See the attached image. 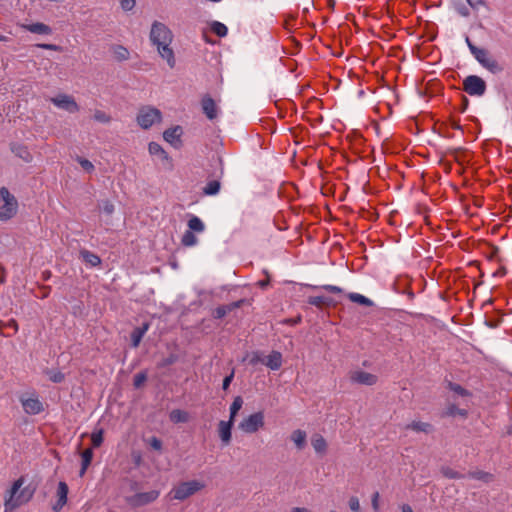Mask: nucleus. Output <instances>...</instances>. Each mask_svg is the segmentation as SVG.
Here are the masks:
<instances>
[{"instance_id":"42","label":"nucleus","mask_w":512,"mask_h":512,"mask_svg":"<svg viewBox=\"0 0 512 512\" xmlns=\"http://www.w3.org/2000/svg\"><path fill=\"white\" fill-rule=\"evenodd\" d=\"M147 375L144 372L137 373L134 376L133 384L135 388H140L146 381Z\"/></svg>"},{"instance_id":"30","label":"nucleus","mask_w":512,"mask_h":512,"mask_svg":"<svg viewBox=\"0 0 512 512\" xmlns=\"http://www.w3.org/2000/svg\"><path fill=\"white\" fill-rule=\"evenodd\" d=\"M348 298L352 302L357 303L359 305H363V306H371L373 304L369 298H367L364 295H361L359 293H349Z\"/></svg>"},{"instance_id":"7","label":"nucleus","mask_w":512,"mask_h":512,"mask_svg":"<svg viewBox=\"0 0 512 512\" xmlns=\"http://www.w3.org/2000/svg\"><path fill=\"white\" fill-rule=\"evenodd\" d=\"M471 53L475 59L491 73H499L503 70V67L499 62L490 54V52L484 48L477 46H471Z\"/></svg>"},{"instance_id":"24","label":"nucleus","mask_w":512,"mask_h":512,"mask_svg":"<svg viewBox=\"0 0 512 512\" xmlns=\"http://www.w3.org/2000/svg\"><path fill=\"white\" fill-rule=\"evenodd\" d=\"M149 324L145 323L142 327L136 328L131 334V340L133 347H138L144 334L148 331Z\"/></svg>"},{"instance_id":"52","label":"nucleus","mask_w":512,"mask_h":512,"mask_svg":"<svg viewBox=\"0 0 512 512\" xmlns=\"http://www.w3.org/2000/svg\"><path fill=\"white\" fill-rule=\"evenodd\" d=\"M233 376H234V374H233V373H231L229 376H226V377L224 378V380H223V389H224V390H227V389H228V387L230 386L231 381H232V379H233Z\"/></svg>"},{"instance_id":"2","label":"nucleus","mask_w":512,"mask_h":512,"mask_svg":"<svg viewBox=\"0 0 512 512\" xmlns=\"http://www.w3.org/2000/svg\"><path fill=\"white\" fill-rule=\"evenodd\" d=\"M24 483V477H20L15 480L10 489L5 492L4 512H13L32 499L34 490L30 489L29 487H23Z\"/></svg>"},{"instance_id":"55","label":"nucleus","mask_w":512,"mask_h":512,"mask_svg":"<svg viewBox=\"0 0 512 512\" xmlns=\"http://www.w3.org/2000/svg\"><path fill=\"white\" fill-rule=\"evenodd\" d=\"M291 512H311V511L304 507H295L291 510Z\"/></svg>"},{"instance_id":"49","label":"nucleus","mask_w":512,"mask_h":512,"mask_svg":"<svg viewBox=\"0 0 512 512\" xmlns=\"http://www.w3.org/2000/svg\"><path fill=\"white\" fill-rule=\"evenodd\" d=\"M50 379L55 383H60L64 380V374L61 372H55L50 376Z\"/></svg>"},{"instance_id":"13","label":"nucleus","mask_w":512,"mask_h":512,"mask_svg":"<svg viewBox=\"0 0 512 512\" xmlns=\"http://www.w3.org/2000/svg\"><path fill=\"white\" fill-rule=\"evenodd\" d=\"M349 379L352 383L372 386L377 383L378 377L362 369H355L349 372Z\"/></svg>"},{"instance_id":"57","label":"nucleus","mask_w":512,"mask_h":512,"mask_svg":"<svg viewBox=\"0 0 512 512\" xmlns=\"http://www.w3.org/2000/svg\"><path fill=\"white\" fill-rule=\"evenodd\" d=\"M466 43H467V45H468V47H469V49H470V50H471V46H475V45L470 41V39H469L468 37L466 38Z\"/></svg>"},{"instance_id":"26","label":"nucleus","mask_w":512,"mask_h":512,"mask_svg":"<svg viewBox=\"0 0 512 512\" xmlns=\"http://www.w3.org/2000/svg\"><path fill=\"white\" fill-rule=\"evenodd\" d=\"M243 403H244V401L241 396H236L233 399V402L229 408V412H230L229 420L235 422L236 416H237L238 412L241 410Z\"/></svg>"},{"instance_id":"31","label":"nucleus","mask_w":512,"mask_h":512,"mask_svg":"<svg viewBox=\"0 0 512 512\" xmlns=\"http://www.w3.org/2000/svg\"><path fill=\"white\" fill-rule=\"evenodd\" d=\"M449 389L457 396H460L462 398H469L471 396V393L460 386L459 384L450 382L448 384Z\"/></svg>"},{"instance_id":"61","label":"nucleus","mask_w":512,"mask_h":512,"mask_svg":"<svg viewBox=\"0 0 512 512\" xmlns=\"http://www.w3.org/2000/svg\"><path fill=\"white\" fill-rule=\"evenodd\" d=\"M330 512H337V511H335V510H331Z\"/></svg>"},{"instance_id":"3","label":"nucleus","mask_w":512,"mask_h":512,"mask_svg":"<svg viewBox=\"0 0 512 512\" xmlns=\"http://www.w3.org/2000/svg\"><path fill=\"white\" fill-rule=\"evenodd\" d=\"M205 484L200 480H189L183 481L175 485L169 495L174 500L183 501L187 498L195 495L202 489H204Z\"/></svg>"},{"instance_id":"44","label":"nucleus","mask_w":512,"mask_h":512,"mask_svg":"<svg viewBox=\"0 0 512 512\" xmlns=\"http://www.w3.org/2000/svg\"><path fill=\"white\" fill-rule=\"evenodd\" d=\"M348 506L353 512H360V502L358 497L351 496L348 500Z\"/></svg>"},{"instance_id":"36","label":"nucleus","mask_w":512,"mask_h":512,"mask_svg":"<svg viewBox=\"0 0 512 512\" xmlns=\"http://www.w3.org/2000/svg\"><path fill=\"white\" fill-rule=\"evenodd\" d=\"M220 190V183L216 180L210 181L203 189L206 195H216Z\"/></svg>"},{"instance_id":"54","label":"nucleus","mask_w":512,"mask_h":512,"mask_svg":"<svg viewBox=\"0 0 512 512\" xmlns=\"http://www.w3.org/2000/svg\"><path fill=\"white\" fill-rule=\"evenodd\" d=\"M472 8H477L482 4V0H466Z\"/></svg>"},{"instance_id":"27","label":"nucleus","mask_w":512,"mask_h":512,"mask_svg":"<svg viewBox=\"0 0 512 512\" xmlns=\"http://www.w3.org/2000/svg\"><path fill=\"white\" fill-rule=\"evenodd\" d=\"M169 418L173 423H185L189 420V414L184 410L174 409L170 412Z\"/></svg>"},{"instance_id":"19","label":"nucleus","mask_w":512,"mask_h":512,"mask_svg":"<svg viewBox=\"0 0 512 512\" xmlns=\"http://www.w3.org/2000/svg\"><path fill=\"white\" fill-rule=\"evenodd\" d=\"M21 27L31 33H35V34H43V35H48V34H51L52 30L51 28L44 24V23H41V22H37V23H32V24H23L21 25Z\"/></svg>"},{"instance_id":"14","label":"nucleus","mask_w":512,"mask_h":512,"mask_svg":"<svg viewBox=\"0 0 512 512\" xmlns=\"http://www.w3.org/2000/svg\"><path fill=\"white\" fill-rule=\"evenodd\" d=\"M234 422L231 420H221L217 425L218 437L223 446H228L232 440V429Z\"/></svg>"},{"instance_id":"12","label":"nucleus","mask_w":512,"mask_h":512,"mask_svg":"<svg viewBox=\"0 0 512 512\" xmlns=\"http://www.w3.org/2000/svg\"><path fill=\"white\" fill-rule=\"evenodd\" d=\"M160 495L158 490L136 493L127 497V503L132 507H140L154 502Z\"/></svg>"},{"instance_id":"18","label":"nucleus","mask_w":512,"mask_h":512,"mask_svg":"<svg viewBox=\"0 0 512 512\" xmlns=\"http://www.w3.org/2000/svg\"><path fill=\"white\" fill-rule=\"evenodd\" d=\"M67 495H68L67 484L63 481L59 482L58 488H57L58 501H57V504L54 506L55 511H59L66 504Z\"/></svg>"},{"instance_id":"56","label":"nucleus","mask_w":512,"mask_h":512,"mask_svg":"<svg viewBox=\"0 0 512 512\" xmlns=\"http://www.w3.org/2000/svg\"><path fill=\"white\" fill-rule=\"evenodd\" d=\"M401 511H402V512H413V510H412L411 506H410V505H408V504H403V505L401 506Z\"/></svg>"},{"instance_id":"1","label":"nucleus","mask_w":512,"mask_h":512,"mask_svg":"<svg viewBox=\"0 0 512 512\" xmlns=\"http://www.w3.org/2000/svg\"><path fill=\"white\" fill-rule=\"evenodd\" d=\"M149 39L159 56L166 61L169 68L173 69L176 58L172 47L174 35L171 29L164 23L155 21L151 25Z\"/></svg>"},{"instance_id":"28","label":"nucleus","mask_w":512,"mask_h":512,"mask_svg":"<svg viewBox=\"0 0 512 512\" xmlns=\"http://www.w3.org/2000/svg\"><path fill=\"white\" fill-rule=\"evenodd\" d=\"M81 458H82V467H81V470H80V476L82 477L87 468L89 467V465L91 464V461H92V458H93V451L91 448H88V449H85L82 453H81Z\"/></svg>"},{"instance_id":"50","label":"nucleus","mask_w":512,"mask_h":512,"mask_svg":"<svg viewBox=\"0 0 512 512\" xmlns=\"http://www.w3.org/2000/svg\"><path fill=\"white\" fill-rule=\"evenodd\" d=\"M323 288L328 291V292H331V293H341L342 292V289L338 286H334V285H325L323 286Z\"/></svg>"},{"instance_id":"45","label":"nucleus","mask_w":512,"mask_h":512,"mask_svg":"<svg viewBox=\"0 0 512 512\" xmlns=\"http://www.w3.org/2000/svg\"><path fill=\"white\" fill-rule=\"evenodd\" d=\"M119 3H120L121 8L124 11L128 12V11H131L135 7L136 0H119Z\"/></svg>"},{"instance_id":"59","label":"nucleus","mask_w":512,"mask_h":512,"mask_svg":"<svg viewBox=\"0 0 512 512\" xmlns=\"http://www.w3.org/2000/svg\"><path fill=\"white\" fill-rule=\"evenodd\" d=\"M6 40H7V38L5 36L0 35V41H6Z\"/></svg>"},{"instance_id":"37","label":"nucleus","mask_w":512,"mask_h":512,"mask_svg":"<svg viewBox=\"0 0 512 512\" xmlns=\"http://www.w3.org/2000/svg\"><path fill=\"white\" fill-rule=\"evenodd\" d=\"M91 442L93 447H99L103 442V430H95L91 434Z\"/></svg>"},{"instance_id":"25","label":"nucleus","mask_w":512,"mask_h":512,"mask_svg":"<svg viewBox=\"0 0 512 512\" xmlns=\"http://www.w3.org/2000/svg\"><path fill=\"white\" fill-rule=\"evenodd\" d=\"M405 428L407 430L424 433H429L432 430V427L429 423L422 421H412L411 423L407 424Z\"/></svg>"},{"instance_id":"47","label":"nucleus","mask_w":512,"mask_h":512,"mask_svg":"<svg viewBox=\"0 0 512 512\" xmlns=\"http://www.w3.org/2000/svg\"><path fill=\"white\" fill-rule=\"evenodd\" d=\"M379 498H380L379 492H375L371 498V504H372V507L375 512H377L379 510Z\"/></svg>"},{"instance_id":"35","label":"nucleus","mask_w":512,"mask_h":512,"mask_svg":"<svg viewBox=\"0 0 512 512\" xmlns=\"http://www.w3.org/2000/svg\"><path fill=\"white\" fill-rule=\"evenodd\" d=\"M82 256L85 262L89 263L91 266L95 267L101 264L100 257L92 252L84 251Z\"/></svg>"},{"instance_id":"5","label":"nucleus","mask_w":512,"mask_h":512,"mask_svg":"<svg viewBox=\"0 0 512 512\" xmlns=\"http://www.w3.org/2000/svg\"><path fill=\"white\" fill-rule=\"evenodd\" d=\"M136 121L142 129L147 130L162 121V113L155 107L143 106L137 113Z\"/></svg>"},{"instance_id":"32","label":"nucleus","mask_w":512,"mask_h":512,"mask_svg":"<svg viewBox=\"0 0 512 512\" xmlns=\"http://www.w3.org/2000/svg\"><path fill=\"white\" fill-rule=\"evenodd\" d=\"M469 476L473 479L483 481L485 483H489L493 480V475L491 473L485 472V471H474L470 472Z\"/></svg>"},{"instance_id":"48","label":"nucleus","mask_w":512,"mask_h":512,"mask_svg":"<svg viewBox=\"0 0 512 512\" xmlns=\"http://www.w3.org/2000/svg\"><path fill=\"white\" fill-rule=\"evenodd\" d=\"M149 444L150 446L155 449V450H161L162 448V442L160 439L156 438V437H152L150 440H149Z\"/></svg>"},{"instance_id":"16","label":"nucleus","mask_w":512,"mask_h":512,"mask_svg":"<svg viewBox=\"0 0 512 512\" xmlns=\"http://www.w3.org/2000/svg\"><path fill=\"white\" fill-rule=\"evenodd\" d=\"M260 361L271 370H279L283 362L282 354L278 351H272L269 355L260 359Z\"/></svg>"},{"instance_id":"38","label":"nucleus","mask_w":512,"mask_h":512,"mask_svg":"<svg viewBox=\"0 0 512 512\" xmlns=\"http://www.w3.org/2000/svg\"><path fill=\"white\" fill-rule=\"evenodd\" d=\"M93 119L100 123H109L111 121V117L102 110H96L93 114Z\"/></svg>"},{"instance_id":"8","label":"nucleus","mask_w":512,"mask_h":512,"mask_svg":"<svg viewBox=\"0 0 512 512\" xmlns=\"http://www.w3.org/2000/svg\"><path fill=\"white\" fill-rule=\"evenodd\" d=\"M187 226L188 230L184 232L181 238V244L185 247H192L198 243V239L194 232H203L205 230V224L199 217L191 215L187 222Z\"/></svg>"},{"instance_id":"21","label":"nucleus","mask_w":512,"mask_h":512,"mask_svg":"<svg viewBox=\"0 0 512 512\" xmlns=\"http://www.w3.org/2000/svg\"><path fill=\"white\" fill-rule=\"evenodd\" d=\"M306 438V432L300 429L294 430L290 435L291 441L294 443L298 450H302L305 448Z\"/></svg>"},{"instance_id":"20","label":"nucleus","mask_w":512,"mask_h":512,"mask_svg":"<svg viewBox=\"0 0 512 512\" xmlns=\"http://www.w3.org/2000/svg\"><path fill=\"white\" fill-rule=\"evenodd\" d=\"M11 150L17 157H19L26 163L31 162L33 159V156L28 150V148L22 144H12Z\"/></svg>"},{"instance_id":"53","label":"nucleus","mask_w":512,"mask_h":512,"mask_svg":"<svg viewBox=\"0 0 512 512\" xmlns=\"http://www.w3.org/2000/svg\"><path fill=\"white\" fill-rule=\"evenodd\" d=\"M37 46L42 49L53 50V51H57L59 49V47L54 44H38Z\"/></svg>"},{"instance_id":"15","label":"nucleus","mask_w":512,"mask_h":512,"mask_svg":"<svg viewBox=\"0 0 512 512\" xmlns=\"http://www.w3.org/2000/svg\"><path fill=\"white\" fill-rule=\"evenodd\" d=\"M182 134H183L182 127L177 125V126L166 129L163 133V138L166 142H168L175 148H178L182 144V141H181Z\"/></svg>"},{"instance_id":"43","label":"nucleus","mask_w":512,"mask_h":512,"mask_svg":"<svg viewBox=\"0 0 512 512\" xmlns=\"http://www.w3.org/2000/svg\"><path fill=\"white\" fill-rule=\"evenodd\" d=\"M229 311H231L230 306H220L214 310L213 315L215 318L220 319L223 318Z\"/></svg>"},{"instance_id":"10","label":"nucleus","mask_w":512,"mask_h":512,"mask_svg":"<svg viewBox=\"0 0 512 512\" xmlns=\"http://www.w3.org/2000/svg\"><path fill=\"white\" fill-rule=\"evenodd\" d=\"M50 102L57 108L68 113L74 114L79 112L80 106L72 95L60 93L50 98Z\"/></svg>"},{"instance_id":"33","label":"nucleus","mask_w":512,"mask_h":512,"mask_svg":"<svg viewBox=\"0 0 512 512\" xmlns=\"http://www.w3.org/2000/svg\"><path fill=\"white\" fill-rule=\"evenodd\" d=\"M211 30L214 34H216L219 37H225L228 33L227 27L218 21H214L211 23Z\"/></svg>"},{"instance_id":"39","label":"nucleus","mask_w":512,"mask_h":512,"mask_svg":"<svg viewBox=\"0 0 512 512\" xmlns=\"http://www.w3.org/2000/svg\"><path fill=\"white\" fill-rule=\"evenodd\" d=\"M4 328L12 329L13 332L16 333L18 331V324L14 319H10L6 323L0 321V333H3Z\"/></svg>"},{"instance_id":"58","label":"nucleus","mask_w":512,"mask_h":512,"mask_svg":"<svg viewBox=\"0 0 512 512\" xmlns=\"http://www.w3.org/2000/svg\"><path fill=\"white\" fill-rule=\"evenodd\" d=\"M460 13L464 16H467L468 15V11L466 8H464L463 10L460 11Z\"/></svg>"},{"instance_id":"46","label":"nucleus","mask_w":512,"mask_h":512,"mask_svg":"<svg viewBox=\"0 0 512 512\" xmlns=\"http://www.w3.org/2000/svg\"><path fill=\"white\" fill-rule=\"evenodd\" d=\"M308 302L311 304V305H314V306H317V307H321L325 304V298L322 297V296H313V297H310Z\"/></svg>"},{"instance_id":"9","label":"nucleus","mask_w":512,"mask_h":512,"mask_svg":"<svg viewBox=\"0 0 512 512\" xmlns=\"http://www.w3.org/2000/svg\"><path fill=\"white\" fill-rule=\"evenodd\" d=\"M19 400L26 414L37 415L44 411V404L35 393L23 394Z\"/></svg>"},{"instance_id":"22","label":"nucleus","mask_w":512,"mask_h":512,"mask_svg":"<svg viewBox=\"0 0 512 512\" xmlns=\"http://www.w3.org/2000/svg\"><path fill=\"white\" fill-rule=\"evenodd\" d=\"M311 445L318 454L323 455L327 451V442L323 436L319 434H316L311 438Z\"/></svg>"},{"instance_id":"41","label":"nucleus","mask_w":512,"mask_h":512,"mask_svg":"<svg viewBox=\"0 0 512 512\" xmlns=\"http://www.w3.org/2000/svg\"><path fill=\"white\" fill-rule=\"evenodd\" d=\"M442 473L445 477L447 478H450V479H461L463 478V475L451 468H444L442 470Z\"/></svg>"},{"instance_id":"17","label":"nucleus","mask_w":512,"mask_h":512,"mask_svg":"<svg viewBox=\"0 0 512 512\" xmlns=\"http://www.w3.org/2000/svg\"><path fill=\"white\" fill-rule=\"evenodd\" d=\"M203 112L210 120L217 117V106L215 101L210 96H205L201 102Z\"/></svg>"},{"instance_id":"4","label":"nucleus","mask_w":512,"mask_h":512,"mask_svg":"<svg viewBox=\"0 0 512 512\" xmlns=\"http://www.w3.org/2000/svg\"><path fill=\"white\" fill-rule=\"evenodd\" d=\"M0 200V221H8L17 214L18 201L6 187L0 188Z\"/></svg>"},{"instance_id":"60","label":"nucleus","mask_w":512,"mask_h":512,"mask_svg":"<svg viewBox=\"0 0 512 512\" xmlns=\"http://www.w3.org/2000/svg\"><path fill=\"white\" fill-rule=\"evenodd\" d=\"M260 285L264 286V285H266V282L262 281V282H260Z\"/></svg>"},{"instance_id":"11","label":"nucleus","mask_w":512,"mask_h":512,"mask_svg":"<svg viewBox=\"0 0 512 512\" xmlns=\"http://www.w3.org/2000/svg\"><path fill=\"white\" fill-rule=\"evenodd\" d=\"M463 89L471 96H482L485 93L486 84L482 78L471 75L464 80Z\"/></svg>"},{"instance_id":"34","label":"nucleus","mask_w":512,"mask_h":512,"mask_svg":"<svg viewBox=\"0 0 512 512\" xmlns=\"http://www.w3.org/2000/svg\"><path fill=\"white\" fill-rule=\"evenodd\" d=\"M445 414L447 416L455 417L457 415L461 417L467 416V410L458 408L455 404H450L446 408Z\"/></svg>"},{"instance_id":"29","label":"nucleus","mask_w":512,"mask_h":512,"mask_svg":"<svg viewBox=\"0 0 512 512\" xmlns=\"http://www.w3.org/2000/svg\"><path fill=\"white\" fill-rule=\"evenodd\" d=\"M148 150L151 155L158 156L162 160L168 159V155L165 150L161 147L160 144L156 142H150L148 145Z\"/></svg>"},{"instance_id":"6","label":"nucleus","mask_w":512,"mask_h":512,"mask_svg":"<svg viewBox=\"0 0 512 512\" xmlns=\"http://www.w3.org/2000/svg\"><path fill=\"white\" fill-rule=\"evenodd\" d=\"M265 415L262 411L254 412L245 416L238 424V429L244 434H254L263 429Z\"/></svg>"},{"instance_id":"23","label":"nucleus","mask_w":512,"mask_h":512,"mask_svg":"<svg viewBox=\"0 0 512 512\" xmlns=\"http://www.w3.org/2000/svg\"><path fill=\"white\" fill-rule=\"evenodd\" d=\"M111 51L114 59L117 61H125L130 57L129 50L122 45H114Z\"/></svg>"},{"instance_id":"40","label":"nucleus","mask_w":512,"mask_h":512,"mask_svg":"<svg viewBox=\"0 0 512 512\" xmlns=\"http://www.w3.org/2000/svg\"><path fill=\"white\" fill-rule=\"evenodd\" d=\"M77 161L80 164V166L82 167V169L85 170L86 172L91 173L94 170L93 163L91 161H89L88 159L78 157Z\"/></svg>"},{"instance_id":"51","label":"nucleus","mask_w":512,"mask_h":512,"mask_svg":"<svg viewBox=\"0 0 512 512\" xmlns=\"http://www.w3.org/2000/svg\"><path fill=\"white\" fill-rule=\"evenodd\" d=\"M103 211L106 213V214H112L114 212V205L111 203V202H106L104 205H103Z\"/></svg>"}]
</instances>
